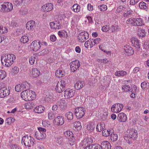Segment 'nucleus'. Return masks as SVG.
<instances>
[{
  "mask_svg": "<svg viewBox=\"0 0 149 149\" xmlns=\"http://www.w3.org/2000/svg\"><path fill=\"white\" fill-rule=\"evenodd\" d=\"M10 146L11 149H19L20 148L16 144H10Z\"/></svg>",
  "mask_w": 149,
  "mask_h": 149,
  "instance_id": "obj_62",
  "label": "nucleus"
},
{
  "mask_svg": "<svg viewBox=\"0 0 149 149\" xmlns=\"http://www.w3.org/2000/svg\"><path fill=\"white\" fill-rule=\"evenodd\" d=\"M71 71L72 72H75L80 66L79 61L76 60L71 62L70 63Z\"/></svg>",
  "mask_w": 149,
  "mask_h": 149,
  "instance_id": "obj_7",
  "label": "nucleus"
},
{
  "mask_svg": "<svg viewBox=\"0 0 149 149\" xmlns=\"http://www.w3.org/2000/svg\"><path fill=\"white\" fill-rule=\"evenodd\" d=\"M41 42L38 40H36L32 42L31 44V46L32 47L33 50L35 52L38 50L40 48Z\"/></svg>",
  "mask_w": 149,
  "mask_h": 149,
  "instance_id": "obj_11",
  "label": "nucleus"
},
{
  "mask_svg": "<svg viewBox=\"0 0 149 149\" xmlns=\"http://www.w3.org/2000/svg\"><path fill=\"white\" fill-rule=\"evenodd\" d=\"M56 23L55 22L54 25L53 27V29H60L61 28L62 26L60 24L59 22L56 21Z\"/></svg>",
  "mask_w": 149,
  "mask_h": 149,
  "instance_id": "obj_43",
  "label": "nucleus"
},
{
  "mask_svg": "<svg viewBox=\"0 0 149 149\" xmlns=\"http://www.w3.org/2000/svg\"><path fill=\"white\" fill-rule=\"evenodd\" d=\"M95 126L93 125H91L90 123L88 124L87 125L86 129L89 132H91L93 131L95 129Z\"/></svg>",
  "mask_w": 149,
  "mask_h": 149,
  "instance_id": "obj_31",
  "label": "nucleus"
},
{
  "mask_svg": "<svg viewBox=\"0 0 149 149\" xmlns=\"http://www.w3.org/2000/svg\"><path fill=\"white\" fill-rule=\"evenodd\" d=\"M25 106L26 109H30L33 108V107L35 106V104L31 100L26 103Z\"/></svg>",
  "mask_w": 149,
  "mask_h": 149,
  "instance_id": "obj_30",
  "label": "nucleus"
},
{
  "mask_svg": "<svg viewBox=\"0 0 149 149\" xmlns=\"http://www.w3.org/2000/svg\"><path fill=\"white\" fill-rule=\"evenodd\" d=\"M75 93V91L73 89H67L64 92V97L67 99L70 98L74 96Z\"/></svg>",
  "mask_w": 149,
  "mask_h": 149,
  "instance_id": "obj_12",
  "label": "nucleus"
},
{
  "mask_svg": "<svg viewBox=\"0 0 149 149\" xmlns=\"http://www.w3.org/2000/svg\"><path fill=\"white\" fill-rule=\"evenodd\" d=\"M127 74V72L126 71L123 70H121L116 71L115 73V74L117 76H124L126 75Z\"/></svg>",
  "mask_w": 149,
  "mask_h": 149,
  "instance_id": "obj_32",
  "label": "nucleus"
},
{
  "mask_svg": "<svg viewBox=\"0 0 149 149\" xmlns=\"http://www.w3.org/2000/svg\"><path fill=\"white\" fill-rule=\"evenodd\" d=\"M65 116L68 120H71L73 118V115L72 112L69 111L66 113Z\"/></svg>",
  "mask_w": 149,
  "mask_h": 149,
  "instance_id": "obj_36",
  "label": "nucleus"
},
{
  "mask_svg": "<svg viewBox=\"0 0 149 149\" xmlns=\"http://www.w3.org/2000/svg\"><path fill=\"white\" fill-rule=\"evenodd\" d=\"M36 57L34 56H31L29 59V63L31 65H33L35 62V59H36Z\"/></svg>",
  "mask_w": 149,
  "mask_h": 149,
  "instance_id": "obj_53",
  "label": "nucleus"
},
{
  "mask_svg": "<svg viewBox=\"0 0 149 149\" xmlns=\"http://www.w3.org/2000/svg\"><path fill=\"white\" fill-rule=\"evenodd\" d=\"M40 74V72L37 69L33 68L32 69V76L33 78H36L38 77Z\"/></svg>",
  "mask_w": 149,
  "mask_h": 149,
  "instance_id": "obj_25",
  "label": "nucleus"
},
{
  "mask_svg": "<svg viewBox=\"0 0 149 149\" xmlns=\"http://www.w3.org/2000/svg\"><path fill=\"white\" fill-rule=\"evenodd\" d=\"M148 84L146 81L142 82L141 84V86L142 89H144L146 88L148 86Z\"/></svg>",
  "mask_w": 149,
  "mask_h": 149,
  "instance_id": "obj_56",
  "label": "nucleus"
},
{
  "mask_svg": "<svg viewBox=\"0 0 149 149\" xmlns=\"http://www.w3.org/2000/svg\"><path fill=\"white\" fill-rule=\"evenodd\" d=\"M29 38H21L20 41L23 43H25L28 42Z\"/></svg>",
  "mask_w": 149,
  "mask_h": 149,
  "instance_id": "obj_63",
  "label": "nucleus"
},
{
  "mask_svg": "<svg viewBox=\"0 0 149 149\" xmlns=\"http://www.w3.org/2000/svg\"><path fill=\"white\" fill-rule=\"evenodd\" d=\"M98 8L100 9V10L102 11H105L107 9V6L105 5H103L98 6Z\"/></svg>",
  "mask_w": 149,
  "mask_h": 149,
  "instance_id": "obj_54",
  "label": "nucleus"
},
{
  "mask_svg": "<svg viewBox=\"0 0 149 149\" xmlns=\"http://www.w3.org/2000/svg\"><path fill=\"white\" fill-rule=\"evenodd\" d=\"M105 127V125L103 122L99 123L97 124L96 127V130L97 132H100Z\"/></svg>",
  "mask_w": 149,
  "mask_h": 149,
  "instance_id": "obj_27",
  "label": "nucleus"
},
{
  "mask_svg": "<svg viewBox=\"0 0 149 149\" xmlns=\"http://www.w3.org/2000/svg\"><path fill=\"white\" fill-rule=\"evenodd\" d=\"M79 35L82 37H88L89 34L88 32H82L80 33Z\"/></svg>",
  "mask_w": 149,
  "mask_h": 149,
  "instance_id": "obj_58",
  "label": "nucleus"
},
{
  "mask_svg": "<svg viewBox=\"0 0 149 149\" xmlns=\"http://www.w3.org/2000/svg\"><path fill=\"white\" fill-rule=\"evenodd\" d=\"M122 90L126 92L130 91V87L127 85H125L122 87Z\"/></svg>",
  "mask_w": 149,
  "mask_h": 149,
  "instance_id": "obj_57",
  "label": "nucleus"
},
{
  "mask_svg": "<svg viewBox=\"0 0 149 149\" xmlns=\"http://www.w3.org/2000/svg\"><path fill=\"white\" fill-rule=\"evenodd\" d=\"M35 22L34 21H29L26 24V27L29 30L33 31L36 27Z\"/></svg>",
  "mask_w": 149,
  "mask_h": 149,
  "instance_id": "obj_14",
  "label": "nucleus"
},
{
  "mask_svg": "<svg viewBox=\"0 0 149 149\" xmlns=\"http://www.w3.org/2000/svg\"><path fill=\"white\" fill-rule=\"evenodd\" d=\"M49 51L48 49H44L41 51L37 53V55L39 56H42L45 54H47L49 53Z\"/></svg>",
  "mask_w": 149,
  "mask_h": 149,
  "instance_id": "obj_38",
  "label": "nucleus"
},
{
  "mask_svg": "<svg viewBox=\"0 0 149 149\" xmlns=\"http://www.w3.org/2000/svg\"><path fill=\"white\" fill-rule=\"evenodd\" d=\"M126 9L125 6H120L117 8L116 10V11L119 13L120 12H122L124 10Z\"/></svg>",
  "mask_w": 149,
  "mask_h": 149,
  "instance_id": "obj_48",
  "label": "nucleus"
},
{
  "mask_svg": "<svg viewBox=\"0 0 149 149\" xmlns=\"http://www.w3.org/2000/svg\"><path fill=\"white\" fill-rule=\"evenodd\" d=\"M35 136L36 139L38 140L45 139L46 137V134L42 133L40 132L36 131L35 133Z\"/></svg>",
  "mask_w": 149,
  "mask_h": 149,
  "instance_id": "obj_18",
  "label": "nucleus"
},
{
  "mask_svg": "<svg viewBox=\"0 0 149 149\" xmlns=\"http://www.w3.org/2000/svg\"><path fill=\"white\" fill-rule=\"evenodd\" d=\"M65 74L64 71L61 69H58L55 72L56 76L59 78L63 77L65 75Z\"/></svg>",
  "mask_w": 149,
  "mask_h": 149,
  "instance_id": "obj_24",
  "label": "nucleus"
},
{
  "mask_svg": "<svg viewBox=\"0 0 149 149\" xmlns=\"http://www.w3.org/2000/svg\"><path fill=\"white\" fill-rule=\"evenodd\" d=\"M80 7L77 4L73 5L72 7V10L75 12H78L80 11Z\"/></svg>",
  "mask_w": 149,
  "mask_h": 149,
  "instance_id": "obj_39",
  "label": "nucleus"
},
{
  "mask_svg": "<svg viewBox=\"0 0 149 149\" xmlns=\"http://www.w3.org/2000/svg\"><path fill=\"white\" fill-rule=\"evenodd\" d=\"M59 106L60 109L61 111H64L66 109L67 104L64 100H60Z\"/></svg>",
  "mask_w": 149,
  "mask_h": 149,
  "instance_id": "obj_17",
  "label": "nucleus"
},
{
  "mask_svg": "<svg viewBox=\"0 0 149 149\" xmlns=\"http://www.w3.org/2000/svg\"><path fill=\"white\" fill-rule=\"evenodd\" d=\"M67 82V78L63 79L60 81H58L55 88L56 91L59 93L62 92L65 90Z\"/></svg>",
  "mask_w": 149,
  "mask_h": 149,
  "instance_id": "obj_2",
  "label": "nucleus"
},
{
  "mask_svg": "<svg viewBox=\"0 0 149 149\" xmlns=\"http://www.w3.org/2000/svg\"><path fill=\"white\" fill-rule=\"evenodd\" d=\"M57 142L58 144L61 145L63 144L64 141L63 138L61 136L58 137L57 140Z\"/></svg>",
  "mask_w": 149,
  "mask_h": 149,
  "instance_id": "obj_52",
  "label": "nucleus"
},
{
  "mask_svg": "<svg viewBox=\"0 0 149 149\" xmlns=\"http://www.w3.org/2000/svg\"><path fill=\"white\" fill-rule=\"evenodd\" d=\"M134 26H141L143 24V20L141 18H137L135 19Z\"/></svg>",
  "mask_w": 149,
  "mask_h": 149,
  "instance_id": "obj_33",
  "label": "nucleus"
},
{
  "mask_svg": "<svg viewBox=\"0 0 149 149\" xmlns=\"http://www.w3.org/2000/svg\"><path fill=\"white\" fill-rule=\"evenodd\" d=\"M86 112L85 109L83 107H78L75 110V114L77 118L79 119L84 115Z\"/></svg>",
  "mask_w": 149,
  "mask_h": 149,
  "instance_id": "obj_5",
  "label": "nucleus"
},
{
  "mask_svg": "<svg viewBox=\"0 0 149 149\" xmlns=\"http://www.w3.org/2000/svg\"><path fill=\"white\" fill-rule=\"evenodd\" d=\"M65 136L68 139L74 136V134L70 131L66 132L65 133Z\"/></svg>",
  "mask_w": 149,
  "mask_h": 149,
  "instance_id": "obj_41",
  "label": "nucleus"
},
{
  "mask_svg": "<svg viewBox=\"0 0 149 149\" xmlns=\"http://www.w3.org/2000/svg\"><path fill=\"white\" fill-rule=\"evenodd\" d=\"M129 136L131 137L132 140H136L138 137V133L137 130L133 129L128 130H127Z\"/></svg>",
  "mask_w": 149,
  "mask_h": 149,
  "instance_id": "obj_9",
  "label": "nucleus"
},
{
  "mask_svg": "<svg viewBox=\"0 0 149 149\" xmlns=\"http://www.w3.org/2000/svg\"><path fill=\"white\" fill-rule=\"evenodd\" d=\"M93 142V139L91 138H86L82 141L81 144L82 146L84 148L85 146H90Z\"/></svg>",
  "mask_w": 149,
  "mask_h": 149,
  "instance_id": "obj_13",
  "label": "nucleus"
},
{
  "mask_svg": "<svg viewBox=\"0 0 149 149\" xmlns=\"http://www.w3.org/2000/svg\"><path fill=\"white\" fill-rule=\"evenodd\" d=\"M74 126L77 130H80L82 128L81 123L79 121L75 122L74 123Z\"/></svg>",
  "mask_w": 149,
  "mask_h": 149,
  "instance_id": "obj_40",
  "label": "nucleus"
},
{
  "mask_svg": "<svg viewBox=\"0 0 149 149\" xmlns=\"http://www.w3.org/2000/svg\"><path fill=\"white\" fill-rule=\"evenodd\" d=\"M135 18H130L129 19L127 20V22H128L129 24H132L133 25H135Z\"/></svg>",
  "mask_w": 149,
  "mask_h": 149,
  "instance_id": "obj_51",
  "label": "nucleus"
},
{
  "mask_svg": "<svg viewBox=\"0 0 149 149\" xmlns=\"http://www.w3.org/2000/svg\"><path fill=\"white\" fill-rule=\"evenodd\" d=\"M8 31V29L6 27H1L0 29V33L1 34L6 33Z\"/></svg>",
  "mask_w": 149,
  "mask_h": 149,
  "instance_id": "obj_55",
  "label": "nucleus"
},
{
  "mask_svg": "<svg viewBox=\"0 0 149 149\" xmlns=\"http://www.w3.org/2000/svg\"><path fill=\"white\" fill-rule=\"evenodd\" d=\"M139 6L140 8L144 10H147L148 9V5L145 2H140L139 4Z\"/></svg>",
  "mask_w": 149,
  "mask_h": 149,
  "instance_id": "obj_34",
  "label": "nucleus"
},
{
  "mask_svg": "<svg viewBox=\"0 0 149 149\" xmlns=\"http://www.w3.org/2000/svg\"><path fill=\"white\" fill-rule=\"evenodd\" d=\"M123 49L128 55H131L134 53V50L129 45L125 46L124 47Z\"/></svg>",
  "mask_w": 149,
  "mask_h": 149,
  "instance_id": "obj_20",
  "label": "nucleus"
},
{
  "mask_svg": "<svg viewBox=\"0 0 149 149\" xmlns=\"http://www.w3.org/2000/svg\"><path fill=\"white\" fill-rule=\"evenodd\" d=\"M84 85L83 81H78L75 84L74 87L77 90H79L82 88Z\"/></svg>",
  "mask_w": 149,
  "mask_h": 149,
  "instance_id": "obj_28",
  "label": "nucleus"
},
{
  "mask_svg": "<svg viewBox=\"0 0 149 149\" xmlns=\"http://www.w3.org/2000/svg\"><path fill=\"white\" fill-rule=\"evenodd\" d=\"M34 139L30 136L28 135L24 136L22 139L21 143L26 146L31 147L34 143Z\"/></svg>",
  "mask_w": 149,
  "mask_h": 149,
  "instance_id": "obj_3",
  "label": "nucleus"
},
{
  "mask_svg": "<svg viewBox=\"0 0 149 149\" xmlns=\"http://www.w3.org/2000/svg\"><path fill=\"white\" fill-rule=\"evenodd\" d=\"M91 40H89L88 41L86 42L84 44L85 47L87 48H88L89 47H90V46H91Z\"/></svg>",
  "mask_w": 149,
  "mask_h": 149,
  "instance_id": "obj_60",
  "label": "nucleus"
},
{
  "mask_svg": "<svg viewBox=\"0 0 149 149\" xmlns=\"http://www.w3.org/2000/svg\"><path fill=\"white\" fill-rule=\"evenodd\" d=\"M113 132L112 130L110 129L108 130L105 129L102 130V134L104 136L107 137L111 135Z\"/></svg>",
  "mask_w": 149,
  "mask_h": 149,
  "instance_id": "obj_26",
  "label": "nucleus"
},
{
  "mask_svg": "<svg viewBox=\"0 0 149 149\" xmlns=\"http://www.w3.org/2000/svg\"><path fill=\"white\" fill-rule=\"evenodd\" d=\"M101 149H111V145L108 141H104L101 143Z\"/></svg>",
  "mask_w": 149,
  "mask_h": 149,
  "instance_id": "obj_21",
  "label": "nucleus"
},
{
  "mask_svg": "<svg viewBox=\"0 0 149 149\" xmlns=\"http://www.w3.org/2000/svg\"><path fill=\"white\" fill-rule=\"evenodd\" d=\"M6 76V72L3 70H0V79H3Z\"/></svg>",
  "mask_w": 149,
  "mask_h": 149,
  "instance_id": "obj_44",
  "label": "nucleus"
},
{
  "mask_svg": "<svg viewBox=\"0 0 149 149\" xmlns=\"http://www.w3.org/2000/svg\"><path fill=\"white\" fill-rule=\"evenodd\" d=\"M90 148L91 149H101L100 146L97 144L91 145Z\"/></svg>",
  "mask_w": 149,
  "mask_h": 149,
  "instance_id": "obj_50",
  "label": "nucleus"
},
{
  "mask_svg": "<svg viewBox=\"0 0 149 149\" xmlns=\"http://www.w3.org/2000/svg\"><path fill=\"white\" fill-rule=\"evenodd\" d=\"M10 94V90L7 87H4L0 89V97L4 98Z\"/></svg>",
  "mask_w": 149,
  "mask_h": 149,
  "instance_id": "obj_10",
  "label": "nucleus"
},
{
  "mask_svg": "<svg viewBox=\"0 0 149 149\" xmlns=\"http://www.w3.org/2000/svg\"><path fill=\"white\" fill-rule=\"evenodd\" d=\"M54 120L56 124L58 125H62L64 123V118L62 116H58Z\"/></svg>",
  "mask_w": 149,
  "mask_h": 149,
  "instance_id": "obj_19",
  "label": "nucleus"
},
{
  "mask_svg": "<svg viewBox=\"0 0 149 149\" xmlns=\"http://www.w3.org/2000/svg\"><path fill=\"white\" fill-rule=\"evenodd\" d=\"M56 115V113L50 111L48 113V117L49 119L50 120L54 118Z\"/></svg>",
  "mask_w": 149,
  "mask_h": 149,
  "instance_id": "obj_47",
  "label": "nucleus"
},
{
  "mask_svg": "<svg viewBox=\"0 0 149 149\" xmlns=\"http://www.w3.org/2000/svg\"><path fill=\"white\" fill-rule=\"evenodd\" d=\"M131 42L133 46L137 47V48L139 49L140 48V42L137 38H132Z\"/></svg>",
  "mask_w": 149,
  "mask_h": 149,
  "instance_id": "obj_23",
  "label": "nucleus"
},
{
  "mask_svg": "<svg viewBox=\"0 0 149 149\" xmlns=\"http://www.w3.org/2000/svg\"><path fill=\"white\" fill-rule=\"evenodd\" d=\"M118 138V135L116 133H113L110 135V139L113 141H117Z\"/></svg>",
  "mask_w": 149,
  "mask_h": 149,
  "instance_id": "obj_37",
  "label": "nucleus"
},
{
  "mask_svg": "<svg viewBox=\"0 0 149 149\" xmlns=\"http://www.w3.org/2000/svg\"><path fill=\"white\" fill-rule=\"evenodd\" d=\"M68 143L71 146L74 145L75 143V139L74 138V136L68 138Z\"/></svg>",
  "mask_w": 149,
  "mask_h": 149,
  "instance_id": "obj_46",
  "label": "nucleus"
},
{
  "mask_svg": "<svg viewBox=\"0 0 149 149\" xmlns=\"http://www.w3.org/2000/svg\"><path fill=\"white\" fill-rule=\"evenodd\" d=\"M45 108L42 106L40 105L36 107L34 109V111L37 113H40L43 111Z\"/></svg>",
  "mask_w": 149,
  "mask_h": 149,
  "instance_id": "obj_29",
  "label": "nucleus"
},
{
  "mask_svg": "<svg viewBox=\"0 0 149 149\" xmlns=\"http://www.w3.org/2000/svg\"><path fill=\"white\" fill-rule=\"evenodd\" d=\"M33 92L31 90H26L21 93V97L25 101H31L33 100Z\"/></svg>",
  "mask_w": 149,
  "mask_h": 149,
  "instance_id": "obj_4",
  "label": "nucleus"
},
{
  "mask_svg": "<svg viewBox=\"0 0 149 149\" xmlns=\"http://www.w3.org/2000/svg\"><path fill=\"white\" fill-rule=\"evenodd\" d=\"M12 72L14 74H17L19 72V68L17 67H14L12 69Z\"/></svg>",
  "mask_w": 149,
  "mask_h": 149,
  "instance_id": "obj_59",
  "label": "nucleus"
},
{
  "mask_svg": "<svg viewBox=\"0 0 149 149\" xmlns=\"http://www.w3.org/2000/svg\"><path fill=\"white\" fill-rule=\"evenodd\" d=\"M16 57L15 55L13 54H5L2 56L1 58V61L2 63H3L2 61L3 60L5 63V65L7 67L10 66L13 63Z\"/></svg>",
  "mask_w": 149,
  "mask_h": 149,
  "instance_id": "obj_1",
  "label": "nucleus"
},
{
  "mask_svg": "<svg viewBox=\"0 0 149 149\" xmlns=\"http://www.w3.org/2000/svg\"><path fill=\"white\" fill-rule=\"evenodd\" d=\"M102 30L104 32H107L109 30V27L107 25L103 26L102 28Z\"/></svg>",
  "mask_w": 149,
  "mask_h": 149,
  "instance_id": "obj_64",
  "label": "nucleus"
},
{
  "mask_svg": "<svg viewBox=\"0 0 149 149\" xmlns=\"http://www.w3.org/2000/svg\"><path fill=\"white\" fill-rule=\"evenodd\" d=\"M117 119L120 122H124L126 121L127 118L126 115L123 113H119L117 117Z\"/></svg>",
  "mask_w": 149,
  "mask_h": 149,
  "instance_id": "obj_15",
  "label": "nucleus"
},
{
  "mask_svg": "<svg viewBox=\"0 0 149 149\" xmlns=\"http://www.w3.org/2000/svg\"><path fill=\"white\" fill-rule=\"evenodd\" d=\"M58 35L60 37L64 36V37H67L68 36L67 33L64 31L63 32L59 31L58 32Z\"/></svg>",
  "mask_w": 149,
  "mask_h": 149,
  "instance_id": "obj_45",
  "label": "nucleus"
},
{
  "mask_svg": "<svg viewBox=\"0 0 149 149\" xmlns=\"http://www.w3.org/2000/svg\"><path fill=\"white\" fill-rule=\"evenodd\" d=\"M53 8V5L51 3H47L42 6V9L44 12H47L52 10Z\"/></svg>",
  "mask_w": 149,
  "mask_h": 149,
  "instance_id": "obj_16",
  "label": "nucleus"
},
{
  "mask_svg": "<svg viewBox=\"0 0 149 149\" xmlns=\"http://www.w3.org/2000/svg\"><path fill=\"white\" fill-rule=\"evenodd\" d=\"M38 132H40V133H43L46 134V129L42 127H39L38 128Z\"/></svg>",
  "mask_w": 149,
  "mask_h": 149,
  "instance_id": "obj_61",
  "label": "nucleus"
},
{
  "mask_svg": "<svg viewBox=\"0 0 149 149\" xmlns=\"http://www.w3.org/2000/svg\"><path fill=\"white\" fill-rule=\"evenodd\" d=\"M1 11L3 12H9L13 9L12 4L8 2H4L1 5Z\"/></svg>",
  "mask_w": 149,
  "mask_h": 149,
  "instance_id": "obj_6",
  "label": "nucleus"
},
{
  "mask_svg": "<svg viewBox=\"0 0 149 149\" xmlns=\"http://www.w3.org/2000/svg\"><path fill=\"white\" fill-rule=\"evenodd\" d=\"M124 138L125 140L126 141L127 143L129 144H131L134 142V140H132L130 136L129 137L127 136H125Z\"/></svg>",
  "mask_w": 149,
  "mask_h": 149,
  "instance_id": "obj_42",
  "label": "nucleus"
},
{
  "mask_svg": "<svg viewBox=\"0 0 149 149\" xmlns=\"http://www.w3.org/2000/svg\"><path fill=\"white\" fill-rule=\"evenodd\" d=\"M15 120V119L11 117H9L7 118L6 120V123L8 125L11 124Z\"/></svg>",
  "mask_w": 149,
  "mask_h": 149,
  "instance_id": "obj_49",
  "label": "nucleus"
},
{
  "mask_svg": "<svg viewBox=\"0 0 149 149\" xmlns=\"http://www.w3.org/2000/svg\"><path fill=\"white\" fill-rule=\"evenodd\" d=\"M26 88V86L24 84H18L16 85L15 87V91L17 92L20 91L24 90Z\"/></svg>",
  "mask_w": 149,
  "mask_h": 149,
  "instance_id": "obj_22",
  "label": "nucleus"
},
{
  "mask_svg": "<svg viewBox=\"0 0 149 149\" xmlns=\"http://www.w3.org/2000/svg\"><path fill=\"white\" fill-rule=\"evenodd\" d=\"M123 107V104L119 103H116L112 106L111 110L113 112L118 113L121 111Z\"/></svg>",
  "mask_w": 149,
  "mask_h": 149,
  "instance_id": "obj_8",
  "label": "nucleus"
},
{
  "mask_svg": "<svg viewBox=\"0 0 149 149\" xmlns=\"http://www.w3.org/2000/svg\"><path fill=\"white\" fill-rule=\"evenodd\" d=\"M137 36L140 37H143L146 36L145 31L144 30L139 29L137 31Z\"/></svg>",
  "mask_w": 149,
  "mask_h": 149,
  "instance_id": "obj_35",
  "label": "nucleus"
}]
</instances>
